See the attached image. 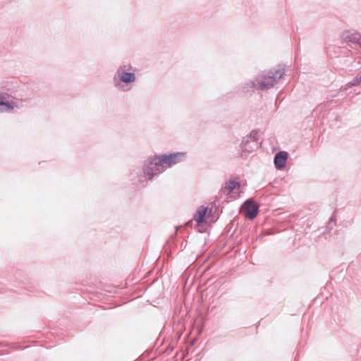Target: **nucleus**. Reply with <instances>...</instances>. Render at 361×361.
Masks as SVG:
<instances>
[{"label":"nucleus","mask_w":361,"mask_h":361,"mask_svg":"<svg viewBox=\"0 0 361 361\" xmlns=\"http://www.w3.org/2000/svg\"><path fill=\"white\" fill-rule=\"evenodd\" d=\"M163 160L160 156L149 157L144 164L143 173L148 179H152L154 176L159 174L165 170Z\"/></svg>","instance_id":"nucleus-1"},{"label":"nucleus","mask_w":361,"mask_h":361,"mask_svg":"<svg viewBox=\"0 0 361 361\" xmlns=\"http://www.w3.org/2000/svg\"><path fill=\"white\" fill-rule=\"evenodd\" d=\"M283 72L281 69L275 71V72H271L267 78L262 79L258 81L257 84L254 85L259 89H267L272 86L276 79L280 78L282 76Z\"/></svg>","instance_id":"nucleus-2"},{"label":"nucleus","mask_w":361,"mask_h":361,"mask_svg":"<svg viewBox=\"0 0 361 361\" xmlns=\"http://www.w3.org/2000/svg\"><path fill=\"white\" fill-rule=\"evenodd\" d=\"M131 70L132 67L130 65H124L118 69L117 73L118 78L122 82L125 83H131L135 81V75L130 72Z\"/></svg>","instance_id":"nucleus-3"},{"label":"nucleus","mask_w":361,"mask_h":361,"mask_svg":"<svg viewBox=\"0 0 361 361\" xmlns=\"http://www.w3.org/2000/svg\"><path fill=\"white\" fill-rule=\"evenodd\" d=\"M165 169L171 167L185 159V154L183 152H176L169 155H161Z\"/></svg>","instance_id":"nucleus-4"},{"label":"nucleus","mask_w":361,"mask_h":361,"mask_svg":"<svg viewBox=\"0 0 361 361\" xmlns=\"http://www.w3.org/2000/svg\"><path fill=\"white\" fill-rule=\"evenodd\" d=\"M242 212L245 214V215L250 218H255L258 212V208L256 204L252 200L246 201L242 207Z\"/></svg>","instance_id":"nucleus-5"},{"label":"nucleus","mask_w":361,"mask_h":361,"mask_svg":"<svg viewBox=\"0 0 361 361\" xmlns=\"http://www.w3.org/2000/svg\"><path fill=\"white\" fill-rule=\"evenodd\" d=\"M288 158V153L286 152H280L276 154L274 157V164L279 169L284 168Z\"/></svg>","instance_id":"nucleus-6"},{"label":"nucleus","mask_w":361,"mask_h":361,"mask_svg":"<svg viewBox=\"0 0 361 361\" xmlns=\"http://www.w3.org/2000/svg\"><path fill=\"white\" fill-rule=\"evenodd\" d=\"M207 212V208L204 206H200L197 208L194 219L198 224H201L204 222Z\"/></svg>","instance_id":"nucleus-7"},{"label":"nucleus","mask_w":361,"mask_h":361,"mask_svg":"<svg viewBox=\"0 0 361 361\" xmlns=\"http://www.w3.org/2000/svg\"><path fill=\"white\" fill-rule=\"evenodd\" d=\"M240 188V185L236 180H231L226 183L224 188V192L228 195L235 189L239 190Z\"/></svg>","instance_id":"nucleus-8"},{"label":"nucleus","mask_w":361,"mask_h":361,"mask_svg":"<svg viewBox=\"0 0 361 361\" xmlns=\"http://www.w3.org/2000/svg\"><path fill=\"white\" fill-rule=\"evenodd\" d=\"M12 109V106L10 104L6 102H0V112L1 111H8Z\"/></svg>","instance_id":"nucleus-9"},{"label":"nucleus","mask_w":361,"mask_h":361,"mask_svg":"<svg viewBox=\"0 0 361 361\" xmlns=\"http://www.w3.org/2000/svg\"><path fill=\"white\" fill-rule=\"evenodd\" d=\"M349 40L353 42V43L358 44L361 48V39H360L357 35H352Z\"/></svg>","instance_id":"nucleus-10"}]
</instances>
